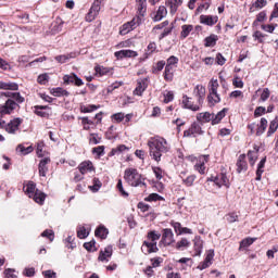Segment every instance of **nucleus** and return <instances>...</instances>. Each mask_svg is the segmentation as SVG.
Segmentation results:
<instances>
[{
	"instance_id": "nucleus-8",
	"label": "nucleus",
	"mask_w": 278,
	"mask_h": 278,
	"mask_svg": "<svg viewBox=\"0 0 278 278\" xmlns=\"http://www.w3.org/2000/svg\"><path fill=\"white\" fill-rule=\"evenodd\" d=\"M140 23H142V17L140 16H137L132 18V21L125 23L119 30L121 36H126V34H129V31L136 29Z\"/></svg>"
},
{
	"instance_id": "nucleus-52",
	"label": "nucleus",
	"mask_w": 278,
	"mask_h": 278,
	"mask_svg": "<svg viewBox=\"0 0 278 278\" xmlns=\"http://www.w3.org/2000/svg\"><path fill=\"white\" fill-rule=\"evenodd\" d=\"M88 230H86L85 227H80L79 230L77 231V236L78 238H80V240H84L85 238H88Z\"/></svg>"
},
{
	"instance_id": "nucleus-44",
	"label": "nucleus",
	"mask_w": 278,
	"mask_h": 278,
	"mask_svg": "<svg viewBox=\"0 0 278 278\" xmlns=\"http://www.w3.org/2000/svg\"><path fill=\"white\" fill-rule=\"evenodd\" d=\"M261 29H263V31H267V34H273V31L277 29V24H263Z\"/></svg>"
},
{
	"instance_id": "nucleus-47",
	"label": "nucleus",
	"mask_w": 278,
	"mask_h": 278,
	"mask_svg": "<svg viewBox=\"0 0 278 278\" xmlns=\"http://www.w3.org/2000/svg\"><path fill=\"white\" fill-rule=\"evenodd\" d=\"M41 237L42 238H48V240H50V242H53V240H55V233L53 232V230H45L42 233H41Z\"/></svg>"
},
{
	"instance_id": "nucleus-35",
	"label": "nucleus",
	"mask_w": 278,
	"mask_h": 278,
	"mask_svg": "<svg viewBox=\"0 0 278 278\" xmlns=\"http://www.w3.org/2000/svg\"><path fill=\"white\" fill-rule=\"evenodd\" d=\"M174 73H175L174 67L170 66V65H166L165 66V72H164L165 81H170L174 77Z\"/></svg>"
},
{
	"instance_id": "nucleus-60",
	"label": "nucleus",
	"mask_w": 278,
	"mask_h": 278,
	"mask_svg": "<svg viewBox=\"0 0 278 278\" xmlns=\"http://www.w3.org/2000/svg\"><path fill=\"white\" fill-rule=\"evenodd\" d=\"M14 273L15 270L12 268L5 269L4 270L5 278H18V276H16V274Z\"/></svg>"
},
{
	"instance_id": "nucleus-36",
	"label": "nucleus",
	"mask_w": 278,
	"mask_h": 278,
	"mask_svg": "<svg viewBox=\"0 0 278 278\" xmlns=\"http://www.w3.org/2000/svg\"><path fill=\"white\" fill-rule=\"evenodd\" d=\"M96 236L97 238H101L102 240H105V238H108V228H105L104 226H100L96 229Z\"/></svg>"
},
{
	"instance_id": "nucleus-7",
	"label": "nucleus",
	"mask_w": 278,
	"mask_h": 278,
	"mask_svg": "<svg viewBox=\"0 0 278 278\" xmlns=\"http://www.w3.org/2000/svg\"><path fill=\"white\" fill-rule=\"evenodd\" d=\"M101 5H103V0H94L89 12L86 15V21L88 23H92L97 16H99V12H101Z\"/></svg>"
},
{
	"instance_id": "nucleus-21",
	"label": "nucleus",
	"mask_w": 278,
	"mask_h": 278,
	"mask_svg": "<svg viewBox=\"0 0 278 278\" xmlns=\"http://www.w3.org/2000/svg\"><path fill=\"white\" fill-rule=\"evenodd\" d=\"M194 134H203L201 125L198 123H193L188 130H185L184 136L190 138V136H194Z\"/></svg>"
},
{
	"instance_id": "nucleus-54",
	"label": "nucleus",
	"mask_w": 278,
	"mask_h": 278,
	"mask_svg": "<svg viewBox=\"0 0 278 278\" xmlns=\"http://www.w3.org/2000/svg\"><path fill=\"white\" fill-rule=\"evenodd\" d=\"M97 242H94V240H91L89 242L84 243V247L86 251H97V249L94 248Z\"/></svg>"
},
{
	"instance_id": "nucleus-39",
	"label": "nucleus",
	"mask_w": 278,
	"mask_h": 278,
	"mask_svg": "<svg viewBox=\"0 0 278 278\" xmlns=\"http://www.w3.org/2000/svg\"><path fill=\"white\" fill-rule=\"evenodd\" d=\"M16 151H18L22 155H29V153L34 151V147L29 146L25 148V146L18 144Z\"/></svg>"
},
{
	"instance_id": "nucleus-13",
	"label": "nucleus",
	"mask_w": 278,
	"mask_h": 278,
	"mask_svg": "<svg viewBox=\"0 0 278 278\" xmlns=\"http://www.w3.org/2000/svg\"><path fill=\"white\" fill-rule=\"evenodd\" d=\"M112 253H114L112 245H108L106 248H104V250L100 251L98 261L99 262H110V257H112Z\"/></svg>"
},
{
	"instance_id": "nucleus-17",
	"label": "nucleus",
	"mask_w": 278,
	"mask_h": 278,
	"mask_svg": "<svg viewBox=\"0 0 278 278\" xmlns=\"http://www.w3.org/2000/svg\"><path fill=\"white\" fill-rule=\"evenodd\" d=\"M166 14H168V10H166V7L161 5L156 12L152 13V21H154V23H159V21L165 18Z\"/></svg>"
},
{
	"instance_id": "nucleus-25",
	"label": "nucleus",
	"mask_w": 278,
	"mask_h": 278,
	"mask_svg": "<svg viewBox=\"0 0 278 278\" xmlns=\"http://www.w3.org/2000/svg\"><path fill=\"white\" fill-rule=\"evenodd\" d=\"M193 249L195 251L193 257L201 255V252L203 251V240H201V237H195L193 239Z\"/></svg>"
},
{
	"instance_id": "nucleus-49",
	"label": "nucleus",
	"mask_w": 278,
	"mask_h": 278,
	"mask_svg": "<svg viewBox=\"0 0 278 278\" xmlns=\"http://www.w3.org/2000/svg\"><path fill=\"white\" fill-rule=\"evenodd\" d=\"M128 150H129V148H127L125 144H121L117 148L113 149L111 151V154L112 155H116L118 153H123V151H128Z\"/></svg>"
},
{
	"instance_id": "nucleus-64",
	"label": "nucleus",
	"mask_w": 278,
	"mask_h": 278,
	"mask_svg": "<svg viewBox=\"0 0 278 278\" xmlns=\"http://www.w3.org/2000/svg\"><path fill=\"white\" fill-rule=\"evenodd\" d=\"M177 62H179V59H177V56L175 55H172L167 59L166 66H174L175 64H177Z\"/></svg>"
},
{
	"instance_id": "nucleus-38",
	"label": "nucleus",
	"mask_w": 278,
	"mask_h": 278,
	"mask_svg": "<svg viewBox=\"0 0 278 278\" xmlns=\"http://www.w3.org/2000/svg\"><path fill=\"white\" fill-rule=\"evenodd\" d=\"M227 114V109H223L216 115H213V125H218L224 116Z\"/></svg>"
},
{
	"instance_id": "nucleus-26",
	"label": "nucleus",
	"mask_w": 278,
	"mask_h": 278,
	"mask_svg": "<svg viewBox=\"0 0 278 278\" xmlns=\"http://www.w3.org/2000/svg\"><path fill=\"white\" fill-rule=\"evenodd\" d=\"M181 3H184L182 0H167L166 1V5L170 10V14H175L177 12V10H179V5H181Z\"/></svg>"
},
{
	"instance_id": "nucleus-42",
	"label": "nucleus",
	"mask_w": 278,
	"mask_h": 278,
	"mask_svg": "<svg viewBox=\"0 0 278 278\" xmlns=\"http://www.w3.org/2000/svg\"><path fill=\"white\" fill-rule=\"evenodd\" d=\"M52 94L53 97H68L70 93L65 89L58 87L52 89Z\"/></svg>"
},
{
	"instance_id": "nucleus-46",
	"label": "nucleus",
	"mask_w": 278,
	"mask_h": 278,
	"mask_svg": "<svg viewBox=\"0 0 278 278\" xmlns=\"http://www.w3.org/2000/svg\"><path fill=\"white\" fill-rule=\"evenodd\" d=\"M249 162L252 166H255V162L257 161V151H249L248 152Z\"/></svg>"
},
{
	"instance_id": "nucleus-5",
	"label": "nucleus",
	"mask_w": 278,
	"mask_h": 278,
	"mask_svg": "<svg viewBox=\"0 0 278 278\" xmlns=\"http://www.w3.org/2000/svg\"><path fill=\"white\" fill-rule=\"evenodd\" d=\"M24 192L29 197V199H34V202L39 205H42V203H45V199H47L45 192L36 189V184L34 181H29L24 186Z\"/></svg>"
},
{
	"instance_id": "nucleus-20",
	"label": "nucleus",
	"mask_w": 278,
	"mask_h": 278,
	"mask_svg": "<svg viewBox=\"0 0 278 278\" xmlns=\"http://www.w3.org/2000/svg\"><path fill=\"white\" fill-rule=\"evenodd\" d=\"M78 170L80 175H86V173H92V170H94V166H92V162L85 161L78 165Z\"/></svg>"
},
{
	"instance_id": "nucleus-45",
	"label": "nucleus",
	"mask_w": 278,
	"mask_h": 278,
	"mask_svg": "<svg viewBox=\"0 0 278 278\" xmlns=\"http://www.w3.org/2000/svg\"><path fill=\"white\" fill-rule=\"evenodd\" d=\"M174 28L175 26L173 24H170V27L164 28L163 33L159 37V40H164L166 36H170V34H173Z\"/></svg>"
},
{
	"instance_id": "nucleus-19",
	"label": "nucleus",
	"mask_w": 278,
	"mask_h": 278,
	"mask_svg": "<svg viewBox=\"0 0 278 278\" xmlns=\"http://www.w3.org/2000/svg\"><path fill=\"white\" fill-rule=\"evenodd\" d=\"M247 168H249V165L247 164V155L241 154L237 160V173H243Z\"/></svg>"
},
{
	"instance_id": "nucleus-18",
	"label": "nucleus",
	"mask_w": 278,
	"mask_h": 278,
	"mask_svg": "<svg viewBox=\"0 0 278 278\" xmlns=\"http://www.w3.org/2000/svg\"><path fill=\"white\" fill-rule=\"evenodd\" d=\"M117 60H123V58H137L138 52L134 50H121L114 53Z\"/></svg>"
},
{
	"instance_id": "nucleus-9",
	"label": "nucleus",
	"mask_w": 278,
	"mask_h": 278,
	"mask_svg": "<svg viewBox=\"0 0 278 278\" xmlns=\"http://www.w3.org/2000/svg\"><path fill=\"white\" fill-rule=\"evenodd\" d=\"M17 103L12 99H8L3 105H0V116H5V114H12L16 110Z\"/></svg>"
},
{
	"instance_id": "nucleus-62",
	"label": "nucleus",
	"mask_w": 278,
	"mask_h": 278,
	"mask_svg": "<svg viewBox=\"0 0 278 278\" xmlns=\"http://www.w3.org/2000/svg\"><path fill=\"white\" fill-rule=\"evenodd\" d=\"M194 179H197V176H188L186 179H184V184L190 187L194 184Z\"/></svg>"
},
{
	"instance_id": "nucleus-23",
	"label": "nucleus",
	"mask_w": 278,
	"mask_h": 278,
	"mask_svg": "<svg viewBox=\"0 0 278 278\" xmlns=\"http://www.w3.org/2000/svg\"><path fill=\"white\" fill-rule=\"evenodd\" d=\"M51 162V159L45 157L39 163V175L40 177H47V173H49V167H47V164Z\"/></svg>"
},
{
	"instance_id": "nucleus-14",
	"label": "nucleus",
	"mask_w": 278,
	"mask_h": 278,
	"mask_svg": "<svg viewBox=\"0 0 278 278\" xmlns=\"http://www.w3.org/2000/svg\"><path fill=\"white\" fill-rule=\"evenodd\" d=\"M149 80L147 78L143 79H139L137 83V87L134 90V94H137L138 97H142V92H144L147 90V88H149Z\"/></svg>"
},
{
	"instance_id": "nucleus-40",
	"label": "nucleus",
	"mask_w": 278,
	"mask_h": 278,
	"mask_svg": "<svg viewBox=\"0 0 278 278\" xmlns=\"http://www.w3.org/2000/svg\"><path fill=\"white\" fill-rule=\"evenodd\" d=\"M255 238H245L240 242L239 251H242V249H248V247H251L253 242H255Z\"/></svg>"
},
{
	"instance_id": "nucleus-50",
	"label": "nucleus",
	"mask_w": 278,
	"mask_h": 278,
	"mask_svg": "<svg viewBox=\"0 0 278 278\" xmlns=\"http://www.w3.org/2000/svg\"><path fill=\"white\" fill-rule=\"evenodd\" d=\"M146 201H164V198L157 193H151L149 197L146 198Z\"/></svg>"
},
{
	"instance_id": "nucleus-12",
	"label": "nucleus",
	"mask_w": 278,
	"mask_h": 278,
	"mask_svg": "<svg viewBox=\"0 0 278 278\" xmlns=\"http://www.w3.org/2000/svg\"><path fill=\"white\" fill-rule=\"evenodd\" d=\"M64 84H74L75 86H84V80L81 78L77 77V74L72 73L70 75L63 76Z\"/></svg>"
},
{
	"instance_id": "nucleus-1",
	"label": "nucleus",
	"mask_w": 278,
	"mask_h": 278,
	"mask_svg": "<svg viewBox=\"0 0 278 278\" xmlns=\"http://www.w3.org/2000/svg\"><path fill=\"white\" fill-rule=\"evenodd\" d=\"M148 147L150 149V156L155 162H162L163 155H166L170 151V144L164 139V137H152L148 141Z\"/></svg>"
},
{
	"instance_id": "nucleus-16",
	"label": "nucleus",
	"mask_w": 278,
	"mask_h": 278,
	"mask_svg": "<svg viewBox=\"0 0 278 278\" xmlns=\"http://www.w3.org/2000/svg\"><path fill=\"white\" fill-rule=\"evenodd\" d=\"M210 161V155H202L199 157V163L195 164L194 168L200 175H205V164Z\"/></svg>"
},
{
	"instance_id": "nucleus-28",
	"label": "nucleus",
	"mask_w": 278,
	"mask_h": 278,
	"mask_svg": "<svg viewBox=\"0 0 278 278\" xmlns=\"http://www.w3.org/2000/svg\"><path fill=\"white\" fill-rule=\"evenodd\" d=\"M268 5V0H256L250 8V12H255V10H262Z\"/></svg>"
},
{
	"instance_id": "nucleus-4",
	"label": "nucleus",
	"mask_w": 278,
	"mask_h": 278,
	"mask_svg": "<svg viewBox=\"0 0 278 278\" xmlns=\"http://www.w3.org/2000/svg\"><path fill=\"white\" fill-rule=\"evenodd\" d=\"M124 179L134 188H138V186H147V184H144V178H142V174L138 173V169L136 168H127L124 172Z\"/></svg>"
},
{
	"instance_id": "nucleus-6",
	"label": "nucleus",
	"mask_w": 278,
	"mask_h": 278,
	"mask_svg": "<svg viewBox=\"0 0 278 278\" xmlns=\"http://www.w3.org/2000/svg\"><path fill=\"white\" fill-rule=\"evenodd\" d=\"M210 86V96L207 97L208 103L212 105H215V103H220V96H218V79H212Z\"/></svg>"
},
{
	"instance_id": "nucleus-63",
	"label": "nucleus",
	"mask_w": 278,
	"mask_h": 278,
	"mask_svg": "<svg viewBox=\"0 0 278 278\" xmlns=\"http://www.w3.org/2000/svg\"><path fill=\"white\" fill-rule=\"evenodd\" d=\"M270 97V90H268V88H265L261 94L260 100L261 101H266L268 98Z\"/></svg>"
},
{
	"instance_id": "nucleus-37",
	"label": "nucleus",
	"mask_w": 278,
	"mask_h": 278,
	"mask_svg": "<svg viewBox=\"0 0 278 278\" xmlns=\"http://www.w3.org/2000/svg\"><path fill=\"white\" fill-rule=\"evenodd\" d=\"M192 29H194V26H192V25H182L180 38H182V39L188 38V36H190V31H192Z\"/></svg>"
},
{
	"instance_id": "nucleus-2",
	"label": "nucleus",
	"mask_w": 278,
	"mask_h": 278,
	"mask_svg": "<svg viewBox=\"0 0 278 278\" xmlns=\"http://www.w3.org/2000/svg\"><path fill=\"white\" fill-rule=\"evenodd\" d=\"M195 97H198V103H192V98L188 96L182 97V108L186 110H192V112H199L201 110V104L203 103V99H205V87L203 85H198L194 89Z\"/></svg>"
},
{
	"instance_id": "nucleus-55",
	"label": "nucleus",
	"mask_w": 278,
	"mask_h": 278,
	"mask_svg": "<svg viewBox=\"0 0 278 278\" xmlns=\"http://www.w3.org/2000/svg\"><path fill=\"white\" fill-rule=\"evenodd\" d=\"M102 184L101 180H99L98 178L93 179V186L90 187V189H92L93 192H99V189L101 188Z\"/></svg>"
},
{
	"instance_id": "nucleus-41",
	"label": "nucleus",
	"mask_w": 278,
	"mask_h": 278,
	"mask_svg": "<svg viewBox=\"0 0 278 278\" xmlns=\"http://www.w3.org/2000/svg\"><path fill=\"white\" fill-rule=\"evenodd\" d=\"M190 247V241L186 238H182L180 241L176 243V249L181 251V249H188Z\"/></svg>"
},
{
	"instance_id": "nucleus-53",
	"label": "nucleus",
	"mask_w": 278,
	"mask_h": 278,
	"mask_svg": "<svg viewBox=\"0 0 278 278\" xmlns=\"http://www.w3.org/2000/svg\"><path fill=\"white\" fill-rule=\"evenodd\" d=\"M89 142L91 144H99V142H101V137H99L98 134H91L89 138Z\"/></svg>"
},
{
	"instance_id": "nucleus-31",
	"label": "nucleus",
	"mask_w": 278,
	"mask_h": 278,
	"mask_svg": "<svg viewBox=\"0 0 278 278\" xmlns=\"http://www.w3.org/2000/svg\"><path fill=\"white\" fill-rule=\"evenodd\" d=\"M266 164V157L262 159L261 162L257 165V170H256V181H262V174L264 173V166Z\"/></svg>"
},
{
	"instance_id": "nucleus-33",
	"label": "nucleus",
	"mask_w": 278,
	"mask_h": 278,
	"mask_svg": "<svg viewBox=\"0 0 278 278\" xmlns=\"http://www.w3.org/2000/svg\"><path fill=\"white\" fill-rule=\"evenodd\" d=\"M0 90H18V85L16 83L0 81Z\"/></svg>"
},
{
	"instance_id": "nucleus-51",
	"label": "nucleus",
	"mask_w": 278,
	"mask_h": 278,
	"mask_svg": "<svg viewBox=\"0 0 278 278\" xmlns=\"http://www.w3.org/2000/svg\"><path fill=\"white\" fill-rule=\"evenodd\" d=\"M225 218H226L227 223H237L238 214H236V213H228V214H226Z\"/></svg>"
},
{
	"instance_id": "nucleus-58",
	"label": "nucleus",
	"mask_w": 278,
	"mask_h": 278,
	"mask_svg": "<svg viewBox=\"0 0 278 278\" xmlns=\"http://www.w3.org/2000/svg\"><path fill=\"white\" fill-rule=\"evenodd\" d=\"M117 190L121 192L122 197H129V193H127V191H125L123 188V180L121 179L117 182Z\"/></svg>"
},
{
	"instance_id": "nucleus-30",
	"label": "nucleus",
	"mask_w": 278,
	"mask_h": 278,
	"mask_svg": "<svg viewBox=\"0 0 278 278\" xmlns=\"http://www.w3.org/2000/svg\"><path fill=\"white\" fill-rule=\"evenodd\" d=\"M267 127H268V119H266L265 117H262L256 130V136H262V134L266 131Z\"/></svg>"
},
{
	"instance_id": "nucleus-24",
	"label": "nucleus",
	"mask_w": 278,
	"mask_h": 278,
	"mask_svg": "<svg viewBox=\"0 0 278 278\" xmlns=\"http://www.w3.org/2000/svg\"><path fill=\"white\" fill-rule=\"evenodd\" d=\"M137 12L138 16L144 18V14H147V0H137Z\"/></svg>"
},
{
	"instance_id": "nucleus-34",
	"label": "nucleus",
	"mask_w": 278,
	"mask_h": 278,
	"mask_svg": "<svg viewBox=\"0 0 278 278\" xmlns=\"http://www.w3.org/2000/svg\"><path fill=\"white\" fill-rule=\"evenodd\" d=\"M204 42L205 47H216V42H218V36L211 35L204 39Z\"/></svg>"
},
{
	"instance_id": "nucleus-61",
	"label": "nucleus",
	"mask_w": 278,
	"mask_h": 278,
	"mask_svg": "<svg viewBox=\"0 0 278 278\" xmlns=\"http://www.w3.org/2000/svg\"><path fill=\"white\" fill-rule=\"evenodd\" d=\"M152 262V268H157L162 262H164V258L162 257H154L151 260Z\"/></svg>"
},
{
	"instance_id": "nucleus-29",
	"label": "nucleus",
	"mask_w": 278,
	"mask_h": 278,
	"mask_svg": "<svg viewBox=\"0 0 278 278\" xmlns=\"http://www.w3.org/2000/svg\"><path fill=\"white\" fill-rule=\"evenodd\" d=\"M215 184L218 186V188H222V186H228L229 178H227V175L220 174L215 178Z\"/></svg>"
},
{
	"instance_id": "nucleus-43",
	"label": "nucleus",
	"mask_w": 278,
	"mask_h": 278,
	"mask_svg": "<svg viewBox=\"0 0 278 278\" xmlns=\"http://www.w3.org/2000/svg\"><path fill=\"white\" fill-rule=\"evenodd\" d=\"M8 97H11L16 103H23L25 101V98L20 92H8Z\"/></svg>"
},
{
	"instance_id": "nucleus-15",
	"label": "nucleus",
	"mask_w": 278,
	"mask_h": 278,
	"mask_svg": "<svg viewBox=\"0 0 278 278\" xmlns=\"http://www.w3.org/2000/svg\"><path fill=\"white\" fill-rule=\"evenodd\" d=\"M63 27H64V21H62V18L60 17H56L55 21L52 22L50 26V34L55 36V34H60V31H62Z\"/></svg>"
},
{
	"instance_id": "nucleus-57",
	"label": "nucleus",
	"mask_w": 278,
	"mask_h": 278,
	"mask_svg": "<svg viewBox=\"0 0 278 278\" xmlns=\"http://www.w3.org/2000/svg\"><path fill=\"white\" fill-rule=\"evenodd\" d=\"M232 86H235V88H244V83L240 77H236L232 79Z\"/></svg>"
},
{
	"instance_id": "nucleus-48",
	"label": "nucleus",
	"mask_w": 278,
	"mask_h": 278,
	"mask_svg": "<svg viewBox=\"0 0 278 278\" xmlns=\"http://www.w3.org/2000/svg\"><path fill=\"white\" fill-rule=\"evenodd\" d=\"M71 58H73V55H71V54H63V55L55 56V60L60 64H65V62H68V60H71Z\"/></svg>"
},
{
	"instance_id": "nucleus-56",
	"label": "nucleus",
	"mask_w": 278,
	"mask_h": 278,
	"mask_svg": "<svg viewBox=\"0 0 278 278\" xmlns=\"http://www.w3.org/2000/svg\"><path fill=\"white\" fill-rule=\"evenodd\" d=\"M175 99V93L173 91H167V93L164 94V103H170Z\"/></svg>"
},
{
	"instance_id": "nucleus-3",
	"label": "nucleus",
	"mask_w": 278,
	"mask_h": 278,
	"mask_svg": "<svg viewBox=\"0 0 278 278\" xmlns=\"http://www.w3.org/2000/svg\"><path fill=\"white\" fill-rule=\"evenodd\" d=\"M162 238V233L151 230L147 235V239L143 241L141 247L142 253L149 255L151 253H157L160 249L157 248V240Z\"/></svg>"
},
{
	"instance_id": "nucleus-10",
	"label": "nucleus",
	"mask_w": 278,
	"mask_h": 278,
	"mask_svg": "<svg viewBox=\"0 0 278 278\" xmlns=\"http://www.w3.org/2000/svg\"><path fill=\"white\" fill-rule=\"evenodd\" d=\"M21 123H23V119L18 117L12 119L9 124H5L4 122L3 129H5L8 134H16V131H18V127H21Z\"/></svg>"
},
{
	"instance_id": "nucleus-22",
	"label": "nucleus",
	"mask_w": 278,
	"mask_h": 278,
	"mask_svg": "<svg viewBox=\"0 0 278 278\" xmlns=\"http://www.w3.org/2000/svg\"><path fill=\"white\" fill-rule=\"evenodd\" d=\"M200 23L203 25H216L218 23V16H213V15H201L200 16Z\"/></svg>"
},
{
	"instance_id": "nucleus-27",
	"label": "nucleus",
	"mask_w": 278,
	"mask_h": 278,
	"mask_svg": "<svg viewBox=\"0 0 278 278\" xmlns=\"http://www.w3.org/2000/svg\"><path fill=\"white\" fill-rule=\"evenodd\" d=\"M214 115H212L210 112L199 113L197 115V121L199 123H210V121L213 122Z\"/></svg>"
},
{
	"instance_id": "nucleus-59",
	"label": "nucleus",
	"mask_w": 278,
	"mask_h": 278,
	"mask_svg": "<svg viewBox=\"0 0 278 278\" xmlns=\"http://www.w3.org/2000/svg\"><path fill=\"white\" fill-rule=\"evenodd\" d=\"M263 114H266V108L264 106H258L255 109L254 111V116L257 118L260 116H262Z\"/></svg>"
},
{
	"instance_id": "nucleus-32",
	"label": "nucleus",
	"mask_w": 278,
	"mask_h": 278,
	"mask_svg": "<svg viewBox=\"0 0 278 278\" xmlns=\"http://www.w3.org/2000/svg\"><path fill=\"white\" fill-rule=\"evenodd\" d=\"M278 129V116H276L269 124V128L267 131V137L270 138L275 131Z\"/></svg>"
},
{
	"instance_id": "nucleus-11",
	"label": "nucleus",
	"mask_w": 278,
	"mask_h": 278,
	"mask_svg": "<svg viewBox=\"0 0 278 278\" xmlns=\"http://www.w3.org/2000/svg\"><path fill=\"white\" fill-rule=\"evenodd\" d=\"M162 242L165 247H170L175 242V235L172 229H163Z\"/></svg>"
}]
</instances>
